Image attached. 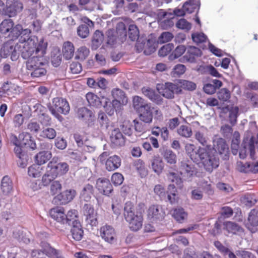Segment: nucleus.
Masks as SVG:
<instances>
[{"mask_svg": "<svg viewBox=\"0 0 258 258\" xmlns=\"http://www.w3.org/2000/svg\"><path fill=\"white\" fill-rule=\"evenodd\" d=\"M240 171L244 173H258V162L246 163L241 166Z\"/></svg>", "mask_w": 258, "mask_h": 258, "instance_id": "nucleus-43", "label": "nucleus"}, {"mask_svg": "<svg viewBox=\"0 0 258 258\" xmlns=\"http://www.w3.org/2000/svg\"><path fill=\"white\" fill-rule=\"evenodd\" d=\"M123 214L132 231H137L142 227L143 218L140 214L135 213L134 206L131 202L125 204Z\"/></svg>", "mask_w": 258, "mask_h": 258, "instance_id": "nucleus-3", "label": "nucleus"}, {"mask_svg": "<svg viewBox=\"0 0 258 258\" xmlns=\"http://www.w3.org/2000/svg\"><path fill=\"white\" fill-rule=\"evenodd\" d=\"M42 168L36 164L30 166L28 169V174L29 176L36 178L40 177L41 175Z\"/></svg>", "mask_w": 258, "mask_h": 258, "instance_id": "nucleus-51", "label": "nucleus"}, {"mask_svg": "<svg viewBox=\"0 0 258 258\" xmlns=\"http://www.w3.org/2000/svg\"><path fill=\"white\" fill-rule=\"evenodd\" d=\"M254 144L256 145L258 148V133L256 135V138L252 136L249 140L248 138H244L243 140L241 147L239 152L240 158L242 159H245L247 156V151L248 150L250 158L252 159H254L255 155Z\"/></svg>", "mask_w": 258, "mask_h": 258, "instance_id": "nucleus-5", "label": "nucleus"}, {"mask_svg": "<svg viewBox=\"0 0 258 258\" xmlns=\"http://www.w3.org/2000/svg\"><path fill=\"white\" fill-rule=\"evenodd\" d=\"M84 214L86 217V220L88 223L92 226H96L97 225V221L95 218L94 209L90 204H86L84 205Z\"/></svg>", "mask_w": 258, "mask_h": 258, "instance_id": "nucleus-25", "label": "nucleus"}, {"mask_svg": "<svg viewBox=\"0 0 258 258\" xmlns=\"http://www.w3.org/2000/svg\"><path fill=\"white\" fill-rule=\"evenodd\" d=\"M86 99L90 106L96 108H100L101 107H106V103L107 102L108 98L104 96L98 97L95 94L89 92L86 95Z\"/></svg>", "mask_w": 258, "mask_h": 258, "instance_id": "nucleus-11", "label": "nucleus"}, {"mask_svg": "<svg viewBox=\"0 0 258 258\" xmlns=\"http://www.w3.org/2000/svg\"><path fill=\"white\" fill-rule=\"evenodd\" d=\"M195 137L197 141L200 143L203 148L211 149V146L208 145V138L205 134L201 131H196Z\"/></svg>", "mask_w": 258, "mask_h": 258, "instance_id": "nucleus-40", "label": "nucleus"}, {"mask_svg": "<svg viewBox=\"0 0 258 258\" xmlns=\"http://www.w3.org/2000/svg\"><path fill=\"white\" fill-rule=\"evenodd\" d=\"M76 195L74 189L66 190L53 198V202L57 204L66 205L72 201Z\"/></svg>", "mask_w": 258, "mask_h": 258, "instance_id": "nucleus-13", "label": "nucleus"}, {"mask_svg": "<svg viewBox=\"0 0 258 258\" xmlns=\"http://www.w3.org/2000/svg\"><path fill=\"white\" fill-rule=\"evenodd\" d=\"M23 9V4L18 1L14 0L7 3L4 9L5 14L9 17H14Z\"/></svg>", "mask_w": 258, "mask_h": 258, "instance_id": "nucleus-15", "label": "nucleus"}, {"mask_svg": "<svg viewBox=\"0 0 258 258\" xmlns=\"http://www.w3.org/2000/svg\"><path fill=\"white\" fill-rule=\"evenodd\" d=\"M13 237L17 239L20 243L28 244L30 242L29 236L24 232L22 228H16L13 232Z\"/></svg>", "mask_w": 258, "mask_h": 258, "instance_id": "nucleus-35", "label": "nucleus"}, {"mask_svg": "<svg viewBox=\"0 0 258 258\" xmlns=\"http://www.w3.org/2000/svg\"><path fill=\"white\" fill-rule=\"evenodd\" d=\"M85 24L80 25L77 28L78 35L82 38L87 37L89 34V27H93V22L87 18L84 19Z\"/></svg>", "mask_w": 258, "mask_h": 258, "instance_id": "nucleus-28", "label": "nucleus"}, {"mask_svg": "<svg viewBox=\"0 0 258 258\" xmlns=\"http://www.w3.org/2000/svg\"><path fill=\"white\" fill-rule=\"evenodd\" d=\"M104 39V35L103 33L99 31L96 30L93 34L92 37V46L94 48L96 49L101 44Z\"/></svg>", "mask_w": 258, "mask_h": 258, "instance_id": "nucleus-44", "label": "nucleus"}, {"mask_svg": "<svg viewBox=\"0 0 258 258\" xmlns=\"http://www.w3.org/2000/svg\"><path fill=\"white\" fill-rule=\"evenodd\" d=\"M178 134L183 137L189 138L192 135L191 129L187 125H182L180 126L177 131Z\"/></svg>", "mask_w": 258, "mask_h": 258, "instance_id": "nucleus-63", "label": "nucleus"}, {"mask_svg": "<svg viewBox=\"0 0 258 258\" xmlns=\"http://www.w3.org/2000/svg\"><path fill=\"white\" fill-rule=\"evenodd\" d=\"M177 190L174 184H170L168 187L167 199L168 201L171 204H173L177 202L178 197L177 194Z\"/></svg>", "mask_w": 258, "mask_h": 258, "instance_id": "nucleus-37", "label": "nucleus"}, {"mask_svg": "<svg viewBox=\"0 0 258 258\" xmlns=\"http://www.w3.org/2000/svg\"><path fill=\"white\" fill-rule=\"evenodd\" d=\"M157 89L160 94L167 99L174 98L175 94H179L182 91L178 85L171 82L158 84Z\"/></svg>", "mask_w": 258, "mask_h": 258, "instance_id": "nucleus-7", "label": "nucleus"}, {"mask_svg": "<svg viewBox=\"0 0 258 258\" xmlns=\"http://www.w3.org/2000/svg\"><path fill=\"white\" fill-rule=\"evenodd\" d=\"M13 21L10 19H5L0 24V32L4 34L9 32L14 26Z\"/></svg>", "mask_w": 258, "mask_h": 258, "instance_id": "nucleus-46", "label": "nucleus"}, {"mask_svg": "<svg viewBox=\"0 0 258 258\" xmlns=\"http://www.w3.org/2000/svg\"><path fill=\"white\" fill-rule=\"evenodd\" d=\"M1 190L3 195L10 196L14 191V184L11 178L6 175L1 180Z\"/></svg>", "mask_w": 258, "mask_h": 258, "instance_id": "nucleus-20", "label": "nucleus"}, {"mask_svg": "<svg viewBox=\"0 0 258 258\" xmlns=\"http://www.w3.org/2000/svg\"><path fill=\"white\" fill-rule=\"evenodd\" d=\"M46 49L42 53L41 51L36 52L29 58L27 61V68L33 69L34 67H38L41 66H47L46 60L44 57Z\"/></svg>", "mask_w": 258, "mask_h": 258, "instance_id": "nucleus-9", "label": "nucleus"}, {"mask_svg": "<svg viewBox=\"0 0 258 258\" xmlns=\"http://www.w3.org/2000/svg\"><path fill=\"white\" fill-rule=\"evenodd\" d=\"M110 141L113 148L121 147L124 145V138L118 128L114 129L111 132Z\"/></svg>", "mask_w": 258, "mask_h": 258, "instance_id": "nucleus-23", "label": "nucleus"}, {"mask_svg": "<svg viewBox=\"0 0 258 258\" xmlns=\"http://www.w3.org/2000/svg\"><path fill=\"white\" fill-rule=\"evenodd\" d=\"M224 228L229 233L236 234L237 232H241L242 228L237 223L233 222H226L224 223Z\"/></svg>", "mask_w": 258, "mask_h": 258, "instance_id": "nucleus-42", "label": "nucleus"}, {"mask_svg": "<svg viewBox=\"0 0 258 258\" xmlns=\"http://www.w3.org/2000/svg\"><path fill=\"white\" fill-rule=\"evenodd\" d=\"M24 147L22 145L15 146L14 151L16 156L18 158L17 164L19 167L24 168L26 167L28 156L27 154L22 151V148Z\"/></svg>", "mask_w": 258, "mask_h": 258, "instance_id": "nucleus-21", "label": "nucleus"}, {"mask_svg": "<svg viewBox=\"0 0 258 258\" xmlns=\"http://www.w3.org/2000/svg\"><path fill=\"white\" fill-rule=\"evenodd\" d=\"M176 27L185 31H188L191 28V24L185 19H180L176 23Z\"/></svg>", "mask_w": 258, "mask_h": 258, "instance_id": "nucleus-62", "label": "nucleus"}, {"mask_svg": "<svg viewBox=\"0 0 258 258\" xmlns=\"http://www.w3.org/2000/svg\"><path fill=\"white\" fill-rule=\"evenodd\" d=\"M213 149L218 153L224 160L229 159V150L225 140L222 138H218L213 141Z\"/></svg>", "mask_w": 258, "mask_h": 258, "instance_id": "nucleus-8", "label": "nucleus"}, {"mask_svg": "<svg viewBox=\"0 0 258 258\" xmlns=\"http://www.w3.org/2000/svg\"><path fill=\"white\" fill-rule=\"evenodd\" d=\"M22 26L21 25H17L13 27L9 34V36L12 40H15L20 36L22 31Z\"/></svg>", "mask_w": 258, "mask_h": 258, "instance_id": "nucleus-57", "label": "nucleus"}, {"mask_svg": "<svg viewBox=\"0 0 258 258\" xmlns=\"http://www.w3.org/2000/svg\"><path fill=\"white\" fill-rule=\"evenodd\" d=\"M156 44L155 41L152 39H146L145 48L143 51L144 54L151 55L156 50Z\"/></svg>", "mask_w": 258, "mask_h": 258, "instance_id": "nucleus-45", "label": "nucleus"}, {"mask_svg": "<svg viewBox=\"0 0 258 258\" xmlns=\"http://www.w3.org/2000/svg\"><path fill=\"white\" fill-rule=\"evenodd\" d=\"M142 92L145 96L156 104L161 105L163 103V98L157 94L154 89L149 87H144L142 88Z\"/></svg>", "mask_w": 258, "mask_h": 258, "instance_id": "nucleus-22", "label": "nucleus"}, {"mask_svg": "<svg viewBox=\"0 0 258 258\" xmlns=\"http://www.w3.org/2000/svg\"><path fill=\"white\" fill-rule=\"evenodd\" d=\"M74 47L72 43L67 41L64 43L62 48V53L64 58L69 60L72 58L74 54Z\"/></svg>", "mask_w": 258, "mask_h": 258, "instance_id": "nucleus-36", "label": "nucleus"}, {"mask_svg": "<svg viewBox=\"0 0 258 258\" xmlns=\"http://www.w3.org/2000/svg\"><path fill=\"white\" fill-rule=\"evenodd\" d=\"M168 179L176 185L180 187L182 185V179L177 173L175 172H169L168 174Z\"/></svg>", "mask_w": 258, "mask_h": 258, "instance_id": "nucleus-64", "label": "nucleus"}, {"mask_svg": "<svg viewBox=\"0 0 258 258\" xmlns=\"http://www.w3.org/2000/svg\"><path fill=\"white\" fill-rule=\"evenodd\" d=\"M135 166L142 178L145 177L148 174V171L143 160L139 159L135 162Z\"/></svg>", "mask_w": 258, "mask_h": 258, "instance_id": "nucleus-55", "label": "nucleus"}, {"mask_svg": "<svg viewBox=\"0 0 258 258\" xmlns=\"http://www.w3.org/2000/svg\"><path fill=\"white\" fill-rule=\"evenodd\" d=\"M20 140L21 141V144L24 147L29 148L32 150L36 148V144L31 135L26 132H23L19 134Z\"/></svg>", "mask_w": 258, "mask_h": 258, "instance_id": "nucleus-27", "label": "nucleus"}, {"mask_svg": "<svg viewBox=\"0 0 258 258\" xmlns=\"http://www.w3.org/2000/svg\"><path fill=\"white\" fill-rule=\"evenodd\" d=\"M133 102L134 107L137 111L141 108L145 107L146 105H149L144 102V100L142 98L138 96L134 97Z\"/></svg>", "mask_w": 258, "mask_h": 258, "instance_id": "nucleus-58", "label": "nucleus"}, {"mask_svg": "<svg viewBox=\"0 0 258 258\" xmlns=\"http://www.w3.org/2000/svg\"><path fill=\"white\" fill-rule=\"evenodd\" d=\"M121 101V100L113 99L111 102L108 98L106 107H104V110L109 115L113 114L115 107L120 105Z\"/></svg>", "mask_w": 258, "mask_h": 258, "instance_id": "nucleus-41", "label": "nucleus"}, {"mask_svg": "<svg viewBox=\"0 0 258 258\" xmlns=\"http://www.w3.org/2000/svg\"><path fill=\"white\" fill-rule=\"evenodd\" d=\"M137 112L140 114V119L144 123H149L152 121L153 114L149 105L141 108Z\"/></svg>", "mask_w": 258, "mask_h": 258, "instance_id": "nucleus-29", "label": "nucleus"}, {"mask_svg": "<svg viewBox=\"0 0 258 258\" xmlns=\"http://www.w3.org/2000/svg\"><path fill=\"white\" fill-rule=\"evenodd\" d=\"M174 48V45L172 43H168L163 45L158 51V54L160 56L164 57L167 55Z\"/></svg>", "mask_w": 258, "mask_h": 258, "instance_id": "nucleus-60", "label": "nucleus"}, {"mask_svg": "<svg viewBox=\"0 0 258 258\" xmlns=\"http://www.w3.org/2000/svg\"><path fill=\"white\" fill-rule=\"evenodd\" d=\"M218 99L223 101H227L231 97V94L227 88H222L217 93Z\"/></svg>", "mask_w": 258, "mask_h": 258, "instance_id": "nucleus-61", "label": "nucleus"}, {"mask_svg": "<svg viewBox=\"0 0 258 258\" xmlns=\"http://www.w3.org/2000/svg\"><path fill=\"white\" fill-rule=\"evenodd\" d=\"M253 227L258 226V209H253L249 213L247 225Z\"/></svg>", "mask_w": 258, "mask_h": 258, "instance_id": "nucleus-48", "label": "nucleus"}, {"mask_svg": "<svg viewBox=\"0 0 258 258\" xmlns=\"http://www.w3.org/2000/svg\"><path fill=\"white\" fill-rule=\"evenodd\" d=\"M20 92V88L18 85L11 82H7L0 88V97H14Z\"/></svg>", "mask_w": 258, "mask_h": 258, "instance_id": "nucleus-10", "label": "nucleus"}, {"mask_svg": "<svg viewBox=\"0 0 258 258\" xmlns=\"http://www.w3.org/2000/svg\"><path fill=\"white\" fill-rule=\"evenodd\" d=\"M165 215L162 207L159 205H152L148 210V216L153 221H161Z\"/></svg>", "mask_w": 258, "mask_h": 258, "instance_id": "nucleus-19", "label": "nucleus"}, {"mask_svg": "<svg viewBox=\"0 0 258 258\" xmlns=\"http://www.w3.org/2000/svg\"><path fill=\"white\" fill-rule=\"evenodd\" d=\"M78 212L76 210H70L67 215L65 214L64 220L66 222H64V226L68 225L71 226L75 224L76 222H79L77 219Z\"/></svg>", "mask_w": 258, "mask_h": 258, "instance_id": "nucleus-38", "label": "nucleus"}, {"mask_svg": "<svg viewBox=\"0 0 258 258\" xmlns=\"http://www.w3.org/2000/svg\"><path fill=\"white\" fill-rule=\"evenodd\" d=\"M46 66H41L38 67H34L33 69L27 68L29 71H31V76L34 78H40L45 76L47 73L46 69Z\"/></svg>", "mask_w": 258, "mask_h": 258, "instance_id": "nucleus-39", "label": "nucleus"}, {"mask_svg": "<svg viewBox=\"0 0 258 258\" xmlns=\"http://www.w3.org/2000/svg\"><path fill=\"white\" fill-rule=\"evenodd\" d=\"M77 116L79 119L85 121L89 126H92L95 120L94 113L85 107H82L78 109Z\"/></svg>", "mask_w": 258, "mask_h": 258, "instance_id": "nucleus-12", "label": "nucleus"}, {"mask_svg": "<svg viewBox=\"0 0 258 258\" xmlns=\"http://www.w3.org/2000/svg\"><path fill=\"white\" fill-rule=\"evenodd\" d=\"M21 47V45L19 44V43L14 46L13 42L8 41L3 44L1 49L0 54H2V57L4 58H6L10 55L12 60L16 61L21 54L20 49Z\"/></svg>", "mask_w": 258, "mask_h": 258, "instance_id": "nucleus-6", "label": "nucleus"}, {"mask_svg": "<svg viewBox=\"0 0 258 258\" xmlns=\"http://www.w3.org/2000/svg\"><path fill=\"white\" fill-rule=\"evenodd\" d=\"M94 189L92 185L88 183L84 185L81 192L80 197L85 201L88 202L94 195Z\"/></svg>", "mask_w": 258, "mask_h": 258, "instance_id": "nucleus-30", "label": "nucleus"}, {"mask_svg": "<svg viewBox=\"0 0 258 258\" xmlns=\"http://www.w3.org/2000/svg\"><path fill=\"white\" fill-rule=\"evenodd\" d=\"M52 157L51 152L44 151L39 152L35 156V161L39 166L45 164Z\"/></svg>", "mask_w": 258, "mask_h": 258, "instance_id": "nucleus-33", "label": "nucleus"}, {"mask_svg": "<svg viewBox=\"0 0 258 258\" xmlns=\"http://www.w3.org/2000/svg\"><path fill=\"white\" fill-rule=\"evenodd\" d=\"M210 150L200 147L197 148L192 144L186 146V151L190 159L194 162L201 161L205 169L212 172L219 166V159L217 155L210 153Z\"/></svg>", "mask_w": 258, "mask_h": 258, "instance_id": "nucleus-1", "label": "nucleus"}, {"mask_svg": "<svg viewBox=\"0 0 258 258\" xmlns=\"http://www.w3.org/2000/svg\"><path fill=\"white\" fill-rule=\"evenodd\" d=\"M202 55V51L200 48L196 46H189L183 58L187 62L194 63L196 62L197 58L201 57Z\"/></svg>", "mask_w": 258, "mask_h": 258, "instance_id": "nucleus-17", "label": "nucleus"}, {"mask_svg": "<svg viewBox=\"0 0 258 258\" xmlns=\"http://www.w3.org/2000/svg\"><path fill=\"white\" fill-rule=\"evenodd\" d=\"M29 29H23L19 38V44L21 45V55L25 59L30 57L34 51L43 53L46 49L47 43L43 38L38 41L37 37L31 35Z\"/></svg>", "mask_w": 258, "mask_h": 258, "instance_id": "nucleus-2", "label": "nucleus"}, {"mask_svg": "<svg viewBox=\"0 0 258 258\" xmlns=\"http://www.w3.org/2000/svg\"><path fill=\"white\" fill-rule=\"evenodd\" d=\"M180 172L183 177H190L195 174V170L193 165L189 164L185 161H182L180 167Z\"/></svg>", "mask_w": 258, "mask_h": 258, "instance_id": "nucleus-31", "label": "nucleus"}, {"mask_svg": "<svg viewBox=\"0 0 258 258\" xmlns=\"http://www.w3.org/2000/svg\"><path fill=\"white\" fill-rule=\"evenodd\" d=\"M174 219L179 223H182L187 217V213L183 208L175 209L172 214Z\"/></svg>", "mask_w": 258, "mask_h": 258, "instance_id": "nucleus-53", "label": "nucleus"}, {"mask_svg": "<svg viewBox=\"0 0 258 258\" xmlns=\"http://www.w3.org/2000/svg\"><path fill=\"white\" fill-rule=\"evenodd\" d=\"M40 136L49 140L54 139L56 136L55 130L51 127H43Z\"/></svg>", "mask_w": 258, "mask_h": 258, "instance_id": "nucleus-52", "label": "nucleus"}, {"mask_svg": "<svg viewBox=\"0 0 258 258\" xmlns=\"http://www.w3.org/2000/svg\"><path fill=\"white\" fill-rule=\"evenodd\" d=\"M97 121L102 127L107 128L109 126V120L107 115L103 111H99L98 114Z\"/></svg>", "mask_w": 258, "mask_h": 258, "instance_id": "nucleus-56", "label": "nucleus"}, {"mask_svg": "<svg viewBox=\"0 0 258 258\" xmlns=\"http://www.w3.org/2000/svg\"><path fill=\"white\" fill-rule=\"evenodd\" d=\"M121 163V159L119 156H110L105 161L106 169L109 171H114L120 166Z\"/></svg>", "mask_w": 258, "mask_h": 258, "instance_id": "nucleus-26", "label": "nucleus"}, {"mask_svg": "<svg viewBox=\"0 0 258 258\" xmlns=\"http://www.w3.org/2000/svg\"><path fill=\"white\" fill-rule=\"evenodd\" d=\"M183 9L186 13L191 14L195 12L197 9V14H198L200 8V2L199 0L197 2L196 0H188L185 2L182 6Z\"/></svg>", "mask_w": 258, "mask_h": 258, "instance_id": "nucleus-34", "label": "nucleus"}, {"mask_svg": "<svg viewBox=\"0 0 258 258\" xmlns=\"http://www.w3.org/2000/svg\"><path fill=\"white\" fill-rule=\"evenodd\" d=\"M96 187L99 192L105 196H109L113 190L109 180L105 178H99L96 180Z\"/></svg>", "mask_w": 258, "mask_h": 258, "instance_id": "nucleus-16", "label": "nucleus"}, {"mask_svg": "<svg viewBox=\"0 0 258 258\" xmlns=\"http://www.w3.org/2000/svg\"><path fill=\"white\" fill-rule=\"evenodd\" d=\"M166 161L170 164H174L176 162V155L171 150L166 149L162 154Z\"/></svg>", "mask_w": 258, "mask_h": 258, "instance_id": "nucleus-50", "label": "nucleus"}, {"mask_svg": "<svg viewBox=\"0 0 258 258\" xmlns=\"http://www.w3.org/2000/svg\"><path fill=\"white\" fill-rule=\"evenodd\" d=\"M134 127V134L136 137L140 136L146 132L145 124L142 121L135 119L133 121Z\"/></svg>", "mask_w": 258, "mask_h": 258, "instance_id": "nucleus-47", "label": "nucleus"}, {"mask_svg": "<svg viewBox=\"0 0 258 258\" xmlns=\"http://www.w3.org/2000/svg\"><path fill=\"white\" fill-rule=\"evenodd\" d=\"M187 48L185 46L183 45H178L173 51V52L169 56V59L170 60H173L181 56L186 51Z\"/></svg>", "mask_w": 258, "mask_h": 258, "instance_id": "nucleus-54", "label": "nucleus"}, {"mask_svg": "<svg viewBox=\"0 0 258 258\" xmlns=\"http://www.w3.org/2000/svg\"><path fill=\"white\" fill-rule=\"evenodd\" d=\"M100 236L105 241L112 243L114 240L115 232L114 228L109 225H106L100 228Z\"/></svg>", "mask_w": 258, "mask_h": 258, "instance_id": "nucleus-18", "label": "nucleus"}, {"mask_svg": "<svg viewBox=\"0 0 258 258\" xmlns=\"http://www.w3.org/2000/svg\"><path fill=\"white\" fill-rule=\"evenodd\" d=\"M90 50L86 46H82L77 51L76 58L84 60L88 56Z\"/></svg>", "mask_w": 258, "mask_h": 258, "instance_id": "nucleus-59", "label": "nucleus"}, {"mask_svg": "<svg viewBox=\"0 0 258 258\" xmlns=\"http://www.w3.org/2000/svg\"><path fill=\"white\" fill-rule=\"evenodd\" d=\"M49 215L58 223L64 226V222L67 221L64 220L65 214L63 208L56 207L52 208L49 211Z\"/></svg>", "mask_w": 258, "mask_h": 258, "instance_id": "nucleus-24", "label": "nucleus"}, {"mask_svg": "<svg viewBox=\"0 0 258 258\" xmlns=\"http://www.w3.org/2000/svg\"><path fill=\"white\" fill-rule=\"evenodd\" d=\"M128 35L130 40L134 41L138 40L139 37V30L135 24H131L128 28Z\"/></svg>", "mask_w": 258, "mask_h": 258, "instance_id": "nucleus-49", "label": "nucleus"}, {"mask_svg": "<svg viewBox=\"0 0 258 258\" xmlns=\"http://www.w3.org/2000/svg\"><path fill=\"white\" fill-rule=\"evenodd\" d=\"M71 230L72 237L76 241L81 240L83 236L84 231L80 222H76L74 225H72Z\"/></svg>", "mask_w": 258, "mask_h": 258, "instance_id": "nucleus-32", "label": "nucleus"}, {"mask_svg": "<svg viewBox=\"0 0 258 258\" xmlns=\"http://www.w3.org/2000/svg\"><path fill=\"white\" fill-rule=\"evenodd\" d=\"M46 169L56 178L66 174L69 170V166L66 162H60L58 158L53 157L48 163Z\"/></svg>", "mask_w": 258, "mask_h": 258, "instance_id": "nucleus-4", "label": "nucleus"}, {"mask_svg": "<svg viewBox=\"0 0 258 258\" xmlns=\"http://www.w3.org/2000/svg\"><path fill=\"white\" fill-rule=\"evenodd\" d=\"M51 107H53L55 110L64 115L69 113L70 110V105L67 100L60 97L53 98Z\"/></svg>", "mask_w": 258, "mask_h": 258, "instance_id": "nucleus-14", "label": "nucleus"}]
</instances>
